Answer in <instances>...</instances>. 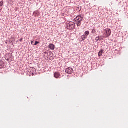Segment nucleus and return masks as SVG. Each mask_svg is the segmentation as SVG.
I'll list each match as a JSON object with an SVG mask.
<instances>
[{"instance_id":"1","label":"nucleus","mask_w":128,"mask_h":128,"mask_svg":"<svg viewBox=\"0 0 128 128\" xmlns=\"http://www.w3.org/2000/svg\"><path fill=\"white\" fill-rule=\"evenodd\" d=\"M82 17L78 16L76 18V22L77 26H82Z\"/></svg>"},{"instance_id":"2","label":"nucleus","mask_w":128,"mask_h":128,"mask_svg":"<svg viewBox=\"0 0 128 128\" xmlns=\"http://www.w3.org/2000/svg\"><path fill=\"white\" fill-rule=\"evenodd\" d=\"M110 34H112V30H110V29L107 28L104 30V38H107L110 36Z\"/></svg>"},{"instance_id":"3","label":"nucleus","mask_w":128,"mask_h":128,"mask_svg":"<svg viewBox=\"0 0 128 128\" xmlns=\"http://www.w3.org/2000/svg\"><path fill=\"white\" fill-rule=\"evenodd\" d=\"M67 26L68 28L70 30H74L76 26V24L73 22H70L68 24H67Z\"/></svg>"},{"instance_id":"4","label":"nucleus","mask_w":128,"mask_h":128,"mask_svg":"<svg viewBox=\"0 0 128 128\" xmlns=\"http://www.w3.org/2000/svg\"><path fill=\"white\" fill-rule=\"evenodd\" d=\"M66 74H72L74 72V70L72 68H67L66 70Z\"/></svg>"},{"instance_id":"5","label":"nucleus","mask_w":128,"mask_h":128,"mask_svg":"<svg viewBox=\"0 0 128 128\" xmlns=\"http://www.w3.org/2000/svg\"><path fill=\"white\" fill-rule=\"evenodd\" d=\"M4 66V62L2 60L0 61V68H2Z\"/></svg>"},{"instance_id":"6","label":"nucleus","mask_w":128,"mask_h":128,"mask_svg":"<svg viewBox=\"0 0 128 128\" xmlns=\"http://www.w3.org/2000/svg\"><path fill=\"white\" fill-rule=\"evenodd\" d=\"M54 78H60V74L58 73V72H56L54 74Z\"/></svg>"},{"instance_id":"7","label":"nucleus","mask_w":128,"mask_h":128,"mask_svg":"<svg viewBox=\"0 0 128 128\" xmlns=\"http://www.w3.org/2000/svg\"><path fill=\"white\" fill-rule=\"evenodd\" d=\"M55 46H54V44H50L49 45L50 48L52 50H54Z\"/></svg>"},{"instance_id":"8","label":"nucleus","mask_w":128,"mask_h":128,"mask_svg":"<svg viewBox=\"0 0 128 128\" xmlns=\"http://www.w3.org/2000/svg\"><path fill=\"white\" fill-rule=\"evenodd\" d=\"M48 58V60H52V54L50 53Z\"/></svg>"},{"instance_id":"9","label":"nucleus","mask_w":128,"mask_h":128,"mask_svg":"<svg viewBox=\"0 0 128 128\" xmlns=\"http://www.w3.org/2000/svg\"><path fill=\"white\" fill-rule=\"evenodd\" d=\"M103 52H104V50H100L98 54V56H102Z\"/></svg>"},{"instance_id":"10","label":"nucleus","mask_w":128,"mask_h":128,"mask_svg":"<svg viewBox=\"0 0 128 128\" xmlns=\"http://www.w3.org/2000/svg\"><path fill=\"white\" fill-rule=\"evenodd\" d=\"M100 40H103L104 38H106V37H104V35L103 36H98Z\"/></svg>"},{"instance_id":"11","label":"nucleus","mask_w":128,"mask_h":128,"mask_svg":"<svg viewBox=\"0 0 128 128\" xmlns=\"http://www.w3.org/2000/svg\"><path fill=\"white\" fill-rule=\"evenodd\" d=\"M6 58L7 59V60H10V55L6 54Z\"/></svg>"},{"instance_id":"12","label":"nucleus","mask_w":128,"mask_h":128,"mask_svg":"<svg viewBox=\"0 0 128 128\" xmlns=\"http://www.w3.org/2000/svg\"><path fill=\"white\" fill-rule=\"evenodd\" d=\"M85 34L86 36H88L90 34V32H88V31H86L85 32Z\"/></svg>"},{"instance_id":"13","label":"nucleus","mask_w":128,"mask_h":128,"mask_svg":"<svg viewBox=\"0 0 128 128\" xmlns=\"http://www.w3.org/2000/svg\"><path fill=\"white\" fill-rule=\"evenodd\" d=\"M92 34H96V29H93V30H92Z\"/></svg>"},{"instance_id":"14","label":"nucleus","mask_w":128,"mask_h":128,"mask_svg":"<svg viewBox=\"0 0 128 128\" xmlns=\"http://www.w3.org/2000/svg\"><path fill=\"white\" fill-rule=\"evenodd\" d=\"M4 6V1H2L0 2V7L2 6Z\"/></svg>"},{"instance_id":"15","label":"nucleus","mask_w":128,"mask_h":128,"mask_svg":"<svg viewBox=\"0 0 128 128\" xmlns=\"http://www.w3.org/2000/svg\"><path fill=\"white\" fill-rule=\"evenodd\" d=\"M38 44H40V42L36 41V42H35V44H34V46H38Z\"/></svg>"},{"instance_id":"16","label":"nucleus","mask_w":128,"mask_h":128,"mask_svg":"<svg viewBox=\"0 0 128 128\" xmlns=\"http://www.w3.org/2000/svg\"><path fill=\"white\" fill-rule=\"evenodd\" d=\"M95 40H96V42H98V40H100V38H98V36L96 38Z\"/></svg>"},{"instance_id":"17","label":"nucleus","mask_w":128,"mask_h":128,"mask_svg":"<svg viewBox=\"0 0 128 128\" xmlns=\"http://www.w3.org/2000/svg\"><path fill=\"white\" fill-rule=\"evenodd\" d=\"M34 41L31 42V44H32V46H34Z\"/></svg>"},{"instance_id":"18","label":"nucleus","mask_w":128,"mask_h":128,"mask_svg":"<svg viewBox=\"0 0 128 128\" xmlns=\"http://www.w3.org/2000/svg\"><path fill=\"white\" fill-rule=\"evenodd\" d=\"M22 39H21V40H20V42H22Z\"/></svg>"},{"instance_id":"19","label":"nucleus","mask_w":128,"mask_h":128,"mask_svg":"<svg viewBox=\"0 0 128 128\" xmlns=\"http://www.w3.org/2000/svg\"><path fill=\"white\" fill-rule=\"evenodd\" d=\"M45 54H48V52H45Z\"/></svg>"}]
</instances>
